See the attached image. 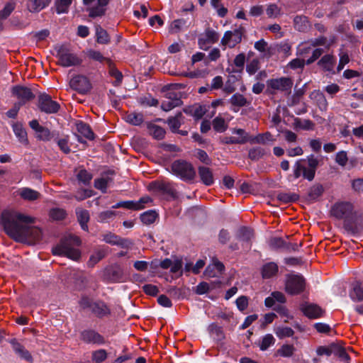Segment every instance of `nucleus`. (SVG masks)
Instances as JSON below:
<instances>
[{
  "label": "nucleus",
  "mask_w": 363,
  "mask_h": 363,
  "mask_svg": "<svg viewBox=\"0 0 363 363\" xmlns=\"http://www.w3.org/2000/svg\"><path fill=\"white\" fill-rule=\"evenodd\" d=\"M230 103L232 106L237 107H243L247 105V99L241 94L236 93L230 99Z\"/></svg>",
  "instance_id": "58836bf2"
},
{
  "label": "nucleus",
  "mask_w": 363,
  "mask_h": 363,
  "mask_svg": "<svg viewBox=\"0 0 363 363\" xmlns=\"http://www.w3.org/2000/svg\"><path fill=\"white\" fill-rule=\"evenodd\" d=\"M275 343V339L272 334H267L262 337L259 342V349L262 351L267 350L270 346Z\"/></svg>",
  "instance_id": "e433bc0d"
},
{
  "label": "nucleus",
  "mask_w": 363,
  "mask_h": 363,
  "mask_svg": "<svg viewBox=\"0 0 363 363\" xmlns=\"http://www.w3.org/2000/svg\"><path fill=\"white\" fill-rule=\"evenodd\" d=\"M185 24V21L183 19L174 20L170 26L169 32L172 33H177L179 32Z\"/></svg>",
  "instance_id": "69168bd1"
},
{
  "label": "nucleus",
  "mask_w": 363,
  "mask_h": 363,
  "mask_svg": "<svg viewBox=\"0 0 363 363\" xmlns=\"http://www.w3.org/2000/svg\"><path fill=\"white\" fill-rule=\"evenodd\" d=\"M13 350L22 359L26 360L27 362H32L33 357L30 352L22 345L20 342H18L16 340H11L10 342Z\"/></svg>",
  "instance_id": "6ab92c4d"
},
{
  "label": "nucleus",
  "mask_w": 363,
  "mask_h": 363,
  "mask_svg": "<svg viewBox=\"0 0 363 363\" xmlns=\"http://www.w3.org/2000/svg\"><path fill=\"white\" fill-rule=\"evenodd\" d=\"M220 0H211V4L212 6L217 10L218 15L220 17H224L228 13V9L220 4Z\"/></svg>",
  "instance_id": "0e129e2a"
},
{
  "label": "nucleus",
  "mask_w": 363,
  "mask_h": 363,
  "mask_svg": "<svg viewBox=\"0 0 363 363\" xmlns=\"http://www.w3.org/2000/svg\"><path fill=\"white\" fill-rule=\"evenodd\" d=\"M182 117V113L179 112L174 117L169 118L167 120V123L170 128V129L173 132H176L181 126V118Z\"/></svg>",
  "instance_id": "37998d69"
},
{
  "label": "nucleus",
  "mask_w": 363,
  "mask_h": 363,
  "mask_svg": "<svg viewBox=\"0 0 363 363\" xmlns=\"http://www.w3.org/2000/svg\"><path fill=\"white\" fill-rule=\"evenodd\" d=\"M320 162L321 160L313 154L307 156L306 159L297 160L293 167L294 178L296 179L303 177L309 182L313 181Z\"/></svg>",
  "instance_id": "f03ea898"
},
{
  "label": "nucleus",
  "mask_w": 363,
  "mask_h": 363,
  "mask_svg": "<svg viewBox=\"0 0 363 363\" xmlns=\"http://www.w3.org/2000/svg\"><path fill=\"white\" fill-rule=\"evenodd\" d=\"M126 122L134 125H138L143 121V116L141 113H130L125 116Z\"/></svg>",
  "instance_id": "8fccbe9b"
},
{
  "label": "nucleus",
  "mask_w": 363,
  "mask_h": 363,
  "mask_svg": "<svg viewBox=\"0 0 363 363\" xmlns=\"http://www.w3.org/2000/svg\"><path fill=\"white\" fill-rule=\"evenodd\" d=\"M109 1L110 0H97L96 6L88 9L89 16L91 18L104 16L106 10V6Z\"/></svg>",
  "instance_id": "aec40b11"
},
{
  "label": "nucleus",
  "mask_w": 363,
  "mask_h": 363,
  "mask_svg": "<svg viewBox=\"0 0 363 363\" xmlns=\"http://www.w3.org/2000/svg\"><path fill=\"white\" fill-rule=\"evenodd\" d=\"M147 130L149 133L157 140H161L164 137V129L155 123H148Z\"/></svg>",
  "instance_id": "c756f323"
},
{
  "label": "nucleus",
  "mask_w": 363,
  "mask_h": 363,
  "mask_svg": "<svg viewBox=\"0 0 363 363\" xmlns=\"http://www.w3.org/2000/svg\"><path fill=\"white\" fill-rule=\"evenodd\" d=\"M295 348L291 345H284L278 350V353L285 357H289L293 355Z\"/></svg>",
  "instance_id": "680f3d73"
},
{
  "label": "nucleus",
  "mask_w": 363,
  "mask_h": 363,
  "mask_svg": "<svg viewBox=\"0 0 363 363\" xmlns=\"http://www.w3.org/2000/svg\"><path fill=\"white\" fill-rule=\"evenodd\" d=\"M208 331L213 337L218 341H220L225 337L222 328L216 323H212L208 326Z\"/></svg>",
  "instance_id": "72a5a7b5"
},
{
  "label": "nucleus",
  "mask_w": 363,
  "mask_h": 363,
  "mask_svg": "<svg viewBox=\"0 0 363 363\" xmlns=\"http://www.w3.org/2000/svg\"><path fill=\"white\" fill-rule=\"evenodd\" d=\"M311 98L316 100L319 108L325 111L328 107L327 100L322 92L314 91L311 94Z\"/></svg>",
  "instance_id": "473e14b6"
},
{
  "label": "nucleus",
  "mask_w": 363,
  "mask_h": 363,
  "mask_svg": "<svg viewBox=\"0 0 363 363\" xmlns=\"http://www.w3.org/2000/svg\"><path fill=\"white\" fill-rule=\"evenodd\" d=\"M20 196L27 201H35L40 197V193L30 188H22L19 190Z\"/></svg>",
  "instance_id": "c85d7f7f"
},
{
  "label": "nucleus",
  "mask_w": 363,
  "mask_h": 363,
  "mask_svg": "<svg viewBox=\"0 0 363 363\" xmlns=\"http://www.w3.org/2000/svg\"><path fill=\"white\" fill-rule=\"evenodd\" d=\"M266 151L263 147H255L249 150L248 157L252 160H258L266 155Z\"/></svg>",
  "instance_id": "c03bdc74"
},
{
  "label": "nucleus",
  "mask_w": 363,
  "mask_h": 363,
  "mask_svg": "<svg viewBox=\"0 0 363 363\" xmlns=\"http://www.w3.org/2000/svg\"><path fill=\"white\" fill-rule=\"evenodd\" d=\"M353 206L352 204L350 202H340L335 203L332 209L331 213L332 215L338 218V219H344L349 217L352 212Z\"/></svg>",
  "instance_id": "f8f14e48"
},
{
  "label": "nucleus",
  "mask_w": 363,
  "mask_h": 363,
  "mask_svg": "<svg viewBox=\"0 0 363 363\" xmlns=\"http://www.w3.org/2000/svg\"><path fill=\"white\" fill-rule=\"evenodd\" d=\"M306 281L304 278L298 274L288 275L285 291L291 295H296L303 292L305 289Z\"/></svg>",
  "instance_id": "0eeeda50"
},
{
  "label": "nucleus",
  "mask_w": 363,
  "mask_h": 363,
  "mask_svg": "<svg viewBox=\"0 0 363 363\" xmlns=\"http://www.w3.org/2000/svg\"><path fill=\"white\" fill-rule=\"evenodd\" d=\"M182 104V101L177 94L174 92H168L166 94L165 99H164L161 104V108L164 111H169L175 107L180 106Z\"/></svg>",
  "instance_id": "dca6fc26"
},
{
  "label": "nucleus",
  "mask_w": 363,
  "mask_h": 363,
  "mask_svg": "<svg viewBox=\"0 0 363 363\" xmlns=\"http://www.w3.org/2000/svg\"><path fill=\"white\" fill-rule=\"evenodd\" d=\"M76 126L77 131L86 139L93 140L94 138V134L88 124L81 121L77 123Z\"/></svg>",
  "instance_id": "cd10ccee"
},
{
  "label": "nucleus",
  "mask_w": 363,
  "mask_h": 363,
  "mask_svg": "<svg viewBox=\"0 0 363 363\" xmlns=\"http://www.w3.org/2000/svg\"><path fill=\"white\" fill-rule=\"evenodd\" d=\"M277 199L284 203H290L296 201L298 196L296 194L280 193L277 195Z\"/></svg>",
  "instance_id": "052dcab7"
},
{
  "label": "nucleus",
  "mask_w": 363,
  "mask_h": 363,
  "mask_svg": "<svg viewBox=\"0 0 363 363\" xmlns=\"http://www.w3.org/2000/svg\"><path fill=\"white\" fill-rule=\"evenodd\" d=\"M267 84L269 88L276 91H290L293 81L289 77H280L268 80Z\"/></svg>",
  "instance_id": "9b49d317"
},
{
  "label": "nucleus",
  "mask_w": 363,
  "mask_h": 363,
  "mask_svg": "<svg viewBox=\"0 0 363 363\" xmlns=\"http://www.w3.org/2000/svg\"><path fill=\"white\" fill-rule=\"evenodd\" d=\"M35 219L16 211H4L0 223L5 233L18 242L35 245L43 238L40 228L33 225Z\"/></svg>",
  "instance_id": "f257e3e1"
},
{
  "label": "nucleus",
  "mask_w": 363,
  "mask_h": 363,
  "mask_svg": "<svg viewBox=\"0 0 363 363\" xmlns=\"http://www.w3.org/2000/svg\"><path fill=\"white\" fill-rule=\"evenodd\" d=\"M91 311L99 318L106 316L110 313L108 306L102 301H97L93 303Z\"/></svg>",
  "instance_id": "393cba45"
},
{
  "label": "nucleus",
  "mask_w": 363,
  "mask_h": 363,
  "mask_svg": "<svg viewBox=\"0 0 363 363\" xmlns=\"http://www.w3.org/2000/svg\"><path fill=\"white\" fill-rule=\"evenodd\" d=\"M51 0H28L27 9L31 13H38L47 7Z\"/></svg>",
  "instance_id": "4be33fe9"
},
{
  "label": "nucleus",
  "mask_w": 363,
  "mask_h": 363,
  "mask_svg": "<svg viewBox=\"0 0 363 363\" xmlns=\"http://www.w3.org/2000/svg\"><path fill=\"white\" fill-rule=\"evenodd\" d=\"M103 240L106 243L113 245H118L125 248H129L132 245L133 242L126 238H122L120 236L112 233H108L103 235Z\"/></svg>",
  "instance_id": "2eb2a0df"
},
{
  "label": "nucleus",
  "mask_w": 363,
  "mask_h": 363,
  "mask_svg": "<svg viewBox=\"0 0 363 363\" xmlns=\"http://www.w3.org/2000/svg\"><path fill=\"white\" fill-rule=\"evenodd\" d=\"M224 270V264L217 258L213 257L212 263L206 268L204 275L208 277H216L222 274Z\"/></svg>",
  "instance_id": "f3484780"
},
{
  "label": "nucleus",
  "mask_w": 363,
  "mask_h": 363,
  "mask_svg": "<svg viewBox=\"0 0 363 363\" xmlns=\"http://www.w3.org/2000/svg\"><path fill=\"white\" fill-rule=\"evenodd\" d=\"M212 124L213 129L218 133H223L228 128V123L220 116L213 120Z\"/></svg>",
  "instance_id": "4c0bfd02"
},
{
  "label": "nucleus",
  "mask_w": 363,
  "mask_h": 363,
  "mask_svg": "<svg viewBox=\"0 0 363 363\" xmlns=\"http://www.w3.org/2000/svg\"><path fill=\"white\" fill-rule=\"evenodd\" d=\"M157 217V214L155 211H148L141 214L140 220L143 223L149 225L153 223L155 221Z\"/></svg>",
  "instance_id": "603ef678"
},
{
  "label": "nucleus",
  "mask_w": 363,
  "mask_h": 363,
  "mask_svg": "<svg viewBox=\"0 0 363 363\" xmlns=\"http://www.w3.org/2000/svg\"><path fill=\"white\" fill-rule=\"evenodd\" d=\"M323 193V187L321 184H315L311 186L308 191V198L310 200L315 201L318 199Z\"/></svg>",
  "instance_id": "79ce46f5"
},
{
  "label": "nucleus",
  "mask_w": 363,
  "mask_h": 363,
  "mask_svg": "<svg viewBox=\"0 0 363 363\" xmlns=\"http://www.w3.org/2000/svg\"><path fill=\"white\" fill-rule=\"evenodd\" d=\"M238 237L241 240L248 242L253 238V231L250 228L242 227L240 228Z\"/></svg>",
  "instance_id": "864d4df0"
},
{
  "label": "nucleus",
  "mask_w": 363,
  "mask_h": 363,
  "mask_svg": "<svg viewBox=\"0 0 363 363\" xmlns=\"http://www.w3.org/2000/svg\"><path fill=\"white\" fill-rule=\"evenodd\" d=\"M259 60L255 58L247 64L246 71L250 75H253L259 69Z\"/></svg>",
  "instance_id": "bf43d9fd"
},
{
  "label": "nucleus",
  "mask_w": 363,
  "mask_h": 363,
  "mask_svg": "<svg viewBox=\"0 0 363 363\" xmlns=\"http://www.w3.org/2000/svg\"><path fill=\"white\" fill-rule=\"evenodd\" d=\"M13 130L16 136L18 138L19 142L25 145L28 144V140L27 138V133L20 123H14L13 125Z\"/></svg>",
  "instance_id": "a878e982"
},
{
  "label": "nucleus",
  "mask_w": 363,
  "mask_h": 363,
  "mask_svg": "<svg viewBox=\"0 0 363 363\" xmlns=\"http://www.w3.org/2000/svg\"><path fill=\"white\" fill-rule=\"evenodd\" d=\"M50 217L56 220H60L65 218L66 212L61 208H53L50 212Z\"/></svg>",
  "instance_id": "774afa93"
},
{
  "label": "nucleus",
  "mask_w": 363,
  "mask_h": 363,
  "mask_svg": "<svg viewBox=\"0 0 363 363\" xmlns=\"http://www.w3.org/2000/svg\"><path fill=\"white\" fill-rule=\"evenodd\" d=\"M77 218L79 222V224L82 227V228L87 231L88 230V225L87 223L89 220V213L88 211L86 210H79L77 211Z\"/></svg>",
  "instance_id": "c9c22d12"
},
{
  "label": "nucleus",
  "mask_w": 363,
  "mask_h": 363,
  "mask_svg": "<svg viewBox=\"0 0 363 363\" xmlns=\"http://www.w3.org/2000/svg\"><path fill=\"white\" fill-rule=\"evenodd\" d=\"M150 189L152 191L172 199L177 198V191L174 183L168 180H157L150 184Z\"/></svg>",
  "instance_id": "423d86ee"
},
{
  "label": "nucleus",
  "mask_w": 363,
  "mask_h": 363,
  "mask_svg": "<svg viewBox=\"0 0 363 363\" xmlns=\"http://www.w3.org/2000/svg\"><path fill=\"white\" fill-rule=\"evenodd\" d=\"M60 104L52 99L50 96L43 94L38 98V108L46 113H55L60 109Z\"/></svg>",
  "instance_id": "1a4fd4ad"
},
{
  "label": "nucleus",
  "mask_w": 363,
  "mask_h": 363,
  "mask_svg": "<svg viewBox=\"0 0 363 363\" xmlns=\"http://www.w3.org/2000/svg\"><path fill=\"white\" fill-rule=\"evenodd\" d=\"M77 179L84 184H89L93 177L92 174L86 169H80L77 174Z\"/></svg>",
  "instance_id": "13d9d810"
},
{
  "label": "nucleus",
  "mask_w": 363,
  "mask_h": 363,
  "mask_svg": "<svg viewBox=\"0 0 363 363\" xmlns=\"http://www.w3.org/2000/svg\"><path fill=\"white\" fill-rule=\"evenodd\" d=\"M107 64L109 67V74L116 79L115 85L120 84L123 79V75L113 65L111 60H107Z\"/></svg>",
  "instance_id": "49530a36"
},
{
  "label": "nucleus",
  "mask_w": 363,
  "mask_h": 363,
  "mask_svg": "<svg viewBox=\"0 0 363 363\" xmlns=\"http://www.w3.org/2000/svg\"><path fill=\"white\" fill-rule=\"evenodd\" d=\"M106 255V250L105 249L96 250L91 256L88 262V265L94 267L96 263L105 257Z\"/></svg>",
  "instance_id": "f704fd0d"
},
{
  "label": "nucleus",
  "mask_w": 363,
  "mask_h": 363,
  "mask_svg": "<svg viewBox=\"0 0 363 363\" xmlns=\"http://www.w3.org/2000/svg\"><path fill=\"white\" fill-rule=\"evenodd\" d=\"M72 0H58L56 2V11L57 13H67Z\"/></svg>",
  "instance_id": "4d7b16f0"
},
{
  "label": "nucleus",
  "mask_w": 363,
  "mask_h": 363,
  "mask_svg": "<svg viewBox=\"0 0 363 363\" xmlns=\"http://www.w3.org/2000/svg\"><path fill=\"white\" fill-rule=\"evenodd\" d=\"M81 245V240L78 236L69 235L61 240L60 244L52 248L55 255H63L74 261L81 257V252L76 247Z\"/></svg>",
  "instance_id": "7ed1b4c3"
},
{
  "label": "nucleus",
  "mask_w": 363,
  "mask_h": 363,
  "mask_svg": "<svg viewBox=\"0 0 363 363\" xmlns=\"http://www.w3.org/2000/svg\"><path fill=\"white\" fill-rule=\"evenodd\" d=\"M12 94L19 101L21 106L34 99L35 95L30 88L23 86H15L12 88Z\"/></svg>",
  "instance_id": "ddd939ff"
},
{
  "label": "nucleus",
  "mask_w": 363,
  "mask_h": 363,
  "mask_svg": "<svg viewBox=\"0 0 363 363\" xmlns=\"http://www.w3.org/2000/svg\"><path fill=\"white\" fill-rule=\"evenodd\" d=\"M294 25L296 30L304 32L308 27V21L307 17L304 16H296L294 19Z\"/></svg>",
  "instance_id": "7c9ffc66"
},
{
  "label": "nucleus",
  "mask_w": 363,
  "mask_h": 363,
  "mask_svg": "<svg viewBox=\"0 0 363 363\" xmlns=\"http://www.w3.org/2000/svg\"><path fill=\"white\" fill-rule=\"evenodd\" d=\"M350 296L354 301H362L363 300V289L359 282H357L350 292Z\"/></svg>",
  "instance_id": "a19ab883"
},
{
  "label": "nucleus",
  "mask_w": 363,
  "mask_h": 363,
  "mask_svg": "<svg viewBox=\"0 0 363 363\" xmlns=\"http://www.w3.org/2000/svg\"><path fill=\"white\" fill-rule=\"evenodd\" d=\"M69 86L79 94H86L91 89L89 79L84 75L73 77L69 81Z\"/></svg>",
  "instance_id": "9d476101"
},
{
  "label": "nucleus",
  "mask_w": 363,
  "mask_h": 363,
  "mask_svg": "<svg viewBox=\"0 0 363 363\" xmlns=\"http://www.w3.org/2000/svg\"><path fill=\"white\" fill-rule=\"evenodd\" d=\"M245 33V28L242 26H240L233 30L226 31L221 40V44L233 48L242 41Z\"/></svg>",
  "instance_id": "6e6552de"
},
{
  "label": "nucleus",
  "mask_w": 363,
  "mask_h": 363,
  "mask_svg": "<svg viewBox=\"0 0 363 363\" xmlns=\"http://www.w3.org/2000/svg\"><path fill=\"white\" fill-rule=\"evenodd\" d=\"M111 182V179L108 177L96 179L94 180V187L99 189L102 193H106L108 184Z\"/></svg>",
  "instance_id": "de8ad7c7"
},
{
  "label": "nucleus",
  "mask_w": 363,
  "mask_h": 363,
  "mask_svg": "<svg viewBox=\"0 0 363 363\" xmlns=\"http://www.w3.org/2000/svg\"><path fill=\"white\" fill-rule=\"evenodd\" d=\"M55 137V133L48 128L43 127L38 133L36 138L43 141H50Z\"/></svg>",
  "instance_id": "a18cd8bd"
},
{
  "label": "nucleus",
  "mask_w": 363,
  "mask_h": 363,
  "mask_svg": "<svg viewBox=\"0 0 363 363\" xmlns=\"http://www.w3.org/2000/svg\"><path fill=\"white\" fill-rule=\"evenodd\" d=\"M86 56L89 59L99 62H106L107 63V60H109L108 58L105 57L101 52L92 49H89L86 51Z\"/></svg>",
  "instance_id": "3c124183"
},
{
  "label": "nucleus",
  "mask_w": 363,
  "mask_h": 363,
  "mask_svg": "<svg viewBox=\"0 0 363 363\" xmlns=\"http://www.w3.org/2000/svg\"><path fill=\"white\" fill-rule=\"evenodd\" d=\"M56 57L58 59V65L64 67L79 65L82 60L66 46L60 45L56 48Z\"/></svg>",
  "instance_id": "39448f33"
},
{
  "label": "nucleus",
  "mask_w": 363,
  "mask_h": 363,
  "mask_svg": "<svg viewBox=\"0 0 363 363\" xmlns=\"http://www.w3.org/2000/svg\"><path fill=\"white\" fill-rule=\"evenodd\" d=\"M96 42L99 44H108L110 42V37L106 30L100 26H96Z\"/></svg>",
  "instance_id": "2f4dec72"
},
{
  "label": "nucleus",
  "mask_w": 363,
  "mask_h": 363,
  "mask_svg": "<svg viewBox=\"0 0 363 363\" xmlns=\"http://www.w3.org/2000/svg\"><path fill=\"white\" fill-rule=\"evenodd\" d=\"M274 141H275V138L272 134L269 132H265L264 133H259L255 137H252L250 143L266 145Z\"/></svg>",
  "instance_id": "b1692460"
},
{
  "label": "nucleus",
  "mask_w": 363,
  "mask_h": 363,
  "mask_svg": "<svg viewBox=\"0 0 363 363\" xmlns=\"http://www.w3.org/2000/svg\"><path fill=\"white\" fill-rule=\"evenodd\" d=\"M232 133L233 134H236L238 135V137H237L238 140H243V142L238 143V144L242 145V144H245L247 142L250 143V140H251L252 137H250L249 133H247L244 129L234 128V129H233Z\"/></svg>",
  "instance_id": "09e8293b"
},
{
  "label": "nucleus",
  "mask_w": 363,
  "mask_h": 363,
  "mask_svg": "<svg viewBox=\"0 0 363 363\" xmlns=\"http://www.w3.org/2000/svg\"><path fill=\"white\" fill-rule=\"evenodd\" d=\"M68 143H69L68 136L61 138L57 141V143L60 149L65 154H68L71 151L69 146L68 145Z\"/></svg>",
  "instance_id": "338daca9"
},
{
  "label": "nucleus",
  "mask_w": 363,
  "mask_h": 363,
  "mask_svg": "<svg viewBox=\"0 0 363 363\" xmlns=\"http://www.w3.org/2000/svg\"><path fill=\"white\" fill-rule=\"evenodd\" d=\"M16 7V3L13 1H10L6 4L4 9L0 11V18L6 19L10 16Z\"/></svg>",
  "instance_id": "5fc2aeb1"
},
{
  "label": "nucleus",
  "mask_w": 363,
  "mask_h": 363,
  "mask_svg": "<svg viewBox=\"0 0 363 363\" xmlns=\"http://www.w3.org/2000/svg\"><path fill=\"white\" fill-rule=\"evenodd\" d=\"M274 333L280 339L292 337L294 334V331L291 328L286 326H280L276 328Z\"/></svg>",
  "instance_id": "ea45409f"
},
{
  "label": "nucleus",
  "mask_w": 363,
  "mask_h": 363,
  "mask_svg": "<svg viewBox=\"0 0 363 363\" xmlns=\"http://www.w3.org/2000/svg\"><path fill=\"white\" fill-rule=\"evenodd\" d=\"M81 340L87 344L101 345L106 343L104 336L94 330H85L81 333Z\"/></svg>",
  "instance_id": "4468645a"
},
{
  "label": "nucleus",
  "mask_w": 363,
  "mask_h": 363,
  "mask_svg": "<svg viewBox=\"0 0 363 363\" xmlns=\"http://www.w3.org/2000/svg\"><path fill=\"white\" fill-rule=\"evenodd\" d=\"M303 314L309 318H318L322 317L324 311L318 305L313 303H306L301 306Z\"/></svg>",
  "instance_id": "a211bd4d"
},
{
  "label": "nucleus",
  "mask_w": 363,
  "mask_h": 363,
  "mask_svg": "<svg viewBox=\"0 0 363 363\" xmlns=\"http://www.w3.org/2000/svg\"><path fill=\"white\" fill-rule=\"evenodd\" d=\"M107 358V352L104 349H99L94 351L91 354V359L96 363L104 362Z\"/></svg>",
  "instance_id": "6e6d98bb"
},
{
  "label": "nucleus",
  "mask_w": 363,
  "mask_h": 363,
  "mask_svg": "<svg viewBox=\"0 0 363 363\" xmlns=\"http://www.w3.org/2000/svg\"><path fill=\"white\" fill-rule=\"evenodd\" d=\"M336 62L335 57L332 55H325L318 61V65L325 71L331 72Z\"/></svg>",
  "instance_id": "5701e85b"
},
{
  "label": "nucleus",
  "mask_w": 363,
  "mask_h": 363,
  "mask_svg": "<svg viewBox=\"0 0 363 363\" xmlns=\"http://www.w3.org/2000/svg\"><path fill=\"white\" fill-rule=\"evenodd\" d=\"M205 37H206V41L210 43H216L219 39V35L217 32H216L214 30L211 28H207L205 30Z\"/></svg>",
  "instance_id": "e2e57ef3"
},
{
  "label": "nucleus",
  "mask_w": 363,
  "mask_h": 363,
  "mask_svg": "<svg viewBox=\"0 0 363 363\" xmlns=\"http://www.w3.org/2000/svg\"><path fill=\"white\" fill-rule=\"evenodd\" d=\"M198 173L201 181L206 186H211L214 183V177L211 169L207 167L200 166Z\"/></svg>",
  "instance_id": "412c9836"
},
{
  "label": "nucleus",
  "mask_w": 363,
  "mask_h": 363,
  "mask_svg": "<svg viewBox=\"0 0 363 363\" xmlns=\"http://www.w3.org/2000/svg\"><path fill=\"white\" fill-rule=\"evenodd\" d=\"M171 172L183 181H191L196 177L194 167L185 160L174 161L171 165Z\"/></svg>",
  "instance_id": "20e7f679"
},
{
  "label": "nucleus",
  "mask_w": 363,
  "mask_h": 363,
  "mask_svg": "<svg viewBox=\"0 0 363 363\" xmlns=\"http://www.w3.org/2000/svg\"><path fill=\"white\" fill-rule=\"evenodd\" d=\"M278 272V266L274 262H269L263 265L262 275L264 279H269Z\"/></svg>",
  "instance_id": "bb28decb"
}]
</instances>
